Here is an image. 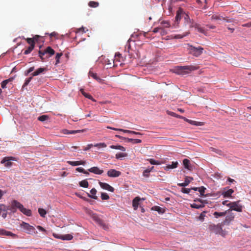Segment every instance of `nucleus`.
Here are the masks:
<instances>
[{
	"instance_id": "f257e3e1",
	"label": "nucleus",
	"mask_w": 251,
	"mask_h": 251,
	"mask_svg": "<svg viewBox=\"0 0 251 251\" xmlns=\"http://www.w3.org/2000/svg\"><path fill=\"white\" fill-rule=\"evenodd\" d=\"M17 209H19L21 212L27 216L32 215V212L30 209L25 208L22 204L16 200H13L10 205L9 210L14 213L16 212Z\"/></svg>"
},
{
	"instance_id": "f03ea898",
	"label": "nucleus",
	"mask_w": 251,
	"mask_h": 251,
	"mask_svg": "<svg viewBox=\"0 0 251 251\" xmlns=\"http://www.w3.org/2000/svg\"><path fill=\"white\" fill-rule=\"evenodd\" d=\"M223 226L222 223L217 225L211 223L208 225V229L211 232L225 237L227 235V232L223 229L222 226Z\"/></svg>"
},
{
	"instance_id": "7ed1b4c3",
	"label": "nucleus",
	"mask_w": 251,
	"mask_h": 251,
	"mask_svg": "<svg viewBox=\"0 0 251 251\" xmlns=\"http://www.w3.org/2000/svg\"><path fill=\"white\" fill-rule=\"evenodd\" d=\"M198 68V67L192 65L178 66L176 68V73L180 75H185L192 71L197 70Z\"/></svg>"
},
{
	"instance_id": "20e7f679",
	"label": "nucleus",
	"mask_w": 251,
	"mask_h": 251,
	"mask_svg": "<svg viewBox=\"0 0 251 251\" xmlns=\"http://www.w3.org/2000/svg\"><path fill=\"white\" fill-rule=\"evenodd\" d=\"M188 46L189 47V53L193 56L198 57L202 53L203 48L201 47H195L189 44H188Z\"/></svg>"
},
{
	"instance_id": "39448f33",
	"label": "nucleus",
	"mask_w": 251,
	"mask_h": 251,
	"mask_svg": "<svg viewBox=\"0 0 251 251\" xmlns=\"http://www.w3.org/2000/svg\"><path fill=\"white\" fill-rule=\"evenodd\" d=\"M20 226L28 234H36L37 233V232L35 231L34 226H30L29 224L25 222H22L20 224Z\"/></svg>"
},
{
	"instance_id": "423d86ee",
	"label": "nucleus",
	"mask_w": 251,
	"mask_h": 251,
	"mask_svg": "<svg viewBox=\"0 0 251 251\" xmlns=\"http://www.w3.org/2000/svg\"><path fill=\"white\" fill-rule=\"evenodd\" d=\"M92 218L95 221L98 225L102 226L105 230L108 229V225L105 224L103 221L96 214H93L92 215Z\"/></svg>"
},
{
	"instance_id": "0eeeda50",
	"label": "nucleus",
	"mask_w": 251,
	"mask_h": 251,
	"mask_svg": "<svg viewBox=\"0 0 251 251\" xmlns=\"http://www.w3.org/2000/svg\"><path fill=\"white\" fill-rule=\"evenodd\" d=\"M15 157L12 156H6L4 157L0 161V163L4 164V166L7 168L10 167L13 165V162L11 161H16Z\"/></svg>"
},
{
	"instance_id": "6e6552de",
	"label": "nucleus",
	"mask_w": 251,
	"mask_h": 251,
	"mask_svg": "<svg viewBox=\"0 0 251 251\" xmlns=\"http://www.w3.org/2000/svg\"><path fill=\"white\" fill-rule=\"evenodd\" d=\"M228 213V215H227L225 219L222 222V225H229L231 221H233L235 218V215L234 213L232 212H229L227 211Z\"/></svg>"
},
{
	"instance_id": "1a4fd4ad",
	"label": "nucleus",
	"mask_w": 251,
	"mask_h": 251,
	"mask_svg": "<svg viewBox=\"0 0 251 251\" xmlns=\"http://www.w3.org/2000/svg\"><path fill=\"white\" fill-rule=\"evenodd\" d=\"M239 201L230 202L229 207L231 210H234L237 212H242L243 206L239 204Z\"/></svg>"
},
{
	"instance_id": "9d476101",
	"label": "nucleus",
	"mask_w": 251,
	"mask_h": 251,
	"mask_svg": "<svg viewBox=\"0 0 251 251\" xmlns=\"http://www.w3.org/2000/svg\"><path fill=\"white\" fill-rule=\"evenodd\" d=\"M184 14V11L181 8H179L176 12V15L175 18L176 22L175 24L177 25L178 24L179 21L181 20L182 18L183 17V15Z\"/></svg>"
},
{
	"instance_id": "9b49d317",
	"label": "nucleus",
	"mask_w": 251,
	"mask_h": 251,
	"mask_svg": "<svg viewBox=\"0 0 251 251\" xmlns=\"http://www.w3.org/2000/svg\"><path fill=\"white\" fill-rule=\"evenodd\" d=\"M107 175L111 177H116L121 175V172L115 169H110L107 171Z\"/></svg>"
},
{
	"instance_id": "f8f14e48",
	"label": "nucleus",
	"mask_w": 251,
	"mask_h": 251,
	"mask_svg": "<svg viewBox=\"0 0 251 251\" xmlns=\"http://www.w3.org/2000/svg\"><path fill=\"white\" fill-rule=\"evenodd\" d=\"M99 185H100V187L102 188L103 189H105L106 190H108L111 192H113L114 191V189L113 187L109 185L108 183L102 182L100 181L99 182Z\"/></svg>"
},
{
	"instance_id": "ddd939ff",
	"label": "nucleus",
	"mask_w": 251,
	"mask_h": 251,
	"mask_svg": "<svg viewBox=\"0 0 251 251\" xmlns=\"http://www.w3.org/2000/svg\"><path fill=\"white\" fill-rule=\"evenodd\" d=\"M190 26L191 27H195V28L198 31H199V32H201V33H203L204 34H206V32L205 31V29H204L203 27H202L201 26H200V25L199 24H193V23H192L191 25H190Z\"/></svg>"
},
{
	"instance_id": "4468645a",
	"label": "nucleus",
	"mask_w": 251,
	"mask_h": 251,
	"mask_svg": "<svg viewBox=\"0 0 251 251\" xmlns=\"http://www.w3.org/2000/svg\"><path fill=\"white\" fill-rule=\"evenodd\" d=\"M234 190L232 189H229L226 190V188H225L222 192V195L224 198H229L231 196Z\"/></svg>"
},
{
	"instance_id": "2eb2a0df",
	"label": "nucleus",
	"mask_w": 251,
	"mask_h": 251,
	"mask_svg": "<svg viewBox=\"0 0 251 251\" xmlns=\"http://www.w3.org/2000/svg\"><path fill=\"white\" fill-rule=\"evenodd\" d=\"M88 171L97 175H101L103 173V171L97 167H93L88 169Z\"/></svg>"
},
{
	"instance_id": "dca6fc26",
	"label": "nucleus",
	"mask_w": 251,
	"mask_h": 251,
	"mask_svg": "<svg viewBox=\"0 0 251 251\" xmlns=\"http://www.w3.org/2000/svg\"><path fill=\"white\" fill-rule=\"evenodd\" d=\"M193 180V178L189 176H186L185 178V180L183 183H178L177 185L179 186L185 187L190 183L191 180Z\"/></svg>"
},
{
	"instance_id": "f3484780",
	"label": "nucleus",
	"mask_w": 251,
	"mask_h": 251,
	"mask_svg": "<svg viewBox=\"0 0 251 251\" xmlns=\"http://www.w3.org/2000/svg\"><path fill=\"white\" fill-rule=\"evenodd\" d=\"M0 215H1L2 217L4 219L7 217L5 205L3 204H0Z\"/></svg>"
},
{
	"instance_id": "a211bd4d",
	"label": "nucleus",
	"mask_w": 251,
	"mask_h": 251,
	"mask_svg": "<svg viewBox=\"0 0 251 251\" xmlns=\"http://www.w3.org/2000/svg\"><path fill=\"white\" fill-rule=\"evenodd\" d=\"M211 20H215V21L223 20L226 21L227 22H231L230 20L227 19L225 17H223L222 16H221L220 15H212L211 17Z\"/></svg>"
},
{
	"instance_id": "6ab92c4d",
	"label": "nucleus",
	"mask_w": 251,
	"mask_h": 251,
	"mask_svg": "<svg viewBox=\"0 0 251 251\" xmlns=\"http://www.w3.org/2000/svg\"><path fill=\"white\" fill-rule=\"evenodd\" d=\"M7 235V236H11L13 238H15L17 237V235L12 233L10 231H6L4 229H0V235Z\"/></svg>"
},
{
	"instance_id": "aec40b11",
	"label": "nucleus",
	"mask_w": 251,
	"mask_h": 251,
	"mask_svg": "<svg viewBox=\"0 0 251 251\" xmlns=\"http://www.w3.org/2000/svg\"><path fill=\"white\" fill-rule=\"evenodd\" d=\"M141 199L139 197H135L132 201V206L134 210H137L139 204V201Z\"/></svg>"
},
{
	"instance_id": "412c9836",
	"label": "nucleus",
	"mask_w": 251,
	"mask_h": 251,
	"mask_svg": "<svg viewBox=\"0 0 251 251\" xmlns=\"http://www.w3.org/2000/svg\"><path fill=\"white\" fill-rule=\"evenodd\" d=\"M67 163L73 166H78L80 165H84L85 164V161H67Z\"/></svg>"
},
{
	"instance_id": "4be33fe9",
	"label": "nucleus",
	"mask_w": 251,
	"mask_h": 251,
	"mask_svg": "<svg viewBox=\"0 0 251 251\" xmlns=\"http://www.w3.org/2000/svg\"><path fill=\"white\" fill-rule=\"evenodd\" d=\"M178 164V163L177 161L172 162L171 164H169V165H167L165 167L164 169H165V170L167 171L170 169H173L176 168L177 167Z\"/></svg>"
},
{
	"instance_id": "5701e85b",
	"label": "nucleus",
	"mask_w": 251,
	"mask_h": 251,
	"mask_svg": "<svg viewBox=\"0 0 251 251\" xmlns=\"http://www.w3.org/2000/svg\"><path fill=\"white\" fill-rule=\"evenodd\" d=\"M230 210H228L227 211H226L225 212H214L213 214V216H214V217L216 219H218L220 217H224L226 215V213L227 212V211H229Z\"/></svg>"
},
{
	"instance_id": "b1692460",
	"label": "nucleus",
	"mask_w": 251,
	"mask_h": 251,
	"mask_svg": "<svg viewBox=\"0 0 251 251\" xmlns=\"http://www.w3.org/2000/svg\"><path fill=\"white\" fill-rule=\"evenodd\" d=\"M97 190L95 188H93V189H92L90 190V194H88V196L89 198H91L92 199H95V200H97L98 199V197L96 195V194H97Z\"/></svg>"
},
{
	"instance_id": "393cba45",
	"label": "nucleus",
	"mask_w": 251,
	"mask_h": 251,
	"mask_svg": "<svg viewBox=\"0 0 251 251\" xmlns=\"http://www.w3.org/2000/svg\"><path fill=\"white\" fill-rule=\"evenodd\" d=\"M89 76L93 77L94 79H96L98 82L100 83L102 81V79L97 75L96 73H94L92 71H90L89 72Z\"/></svg>"
},
{
	"instance_id": "a878e982",
	"label": "nucleus",
	"mask_w": 251,
	"mask_h": 251,
	"mask_svg": "<svg viewBox=\"0 0 251 251\" xmlns=\"http://www.w3.org/2000/svg\"><path fill=\"white\" fill-rule=\"evenodd\" d=\"M38 53L42 61H44L45 59L49 58V56L47 55L46 52H45V50L44 51L39 50Z\"/></svg>"
},
{
	"instance_id": "bb28decb",
	"label": "nucleus",
	"mask_w": 251,
	"mask_h": 251,
	"mask_svg": "<svg viewBox=\"0 0 251 251\" xmlns=\"http://www.w3.org/2000/svg\"><path fill=\"white\" fill-rule=\"evenodd\" d=\"M45 52H46L47 55H48L49 57L55 53L54 50L50 47H48L45 50Z\"/></svg>"
},
{
	"instance_id": "cd10ccee",
	"label": "nucleus",
	"mask_w": 251,
	"mask_h": 251,
	"mask_svg": "<svg viewBox=\"0 0 251 251\" xmlns=\"http://www.w3.org/2000/svg\"><path fill=\"white\" fill-rule=\"evenodd\" d=\"M184 119L186 121H187V122H188L189 123H190V124H191L192 125H195V126H200L203 125V124L202 122L190 120L188 119H186V118H184Z\"/></svg>"
},
{
	"instance_id": "c85d7f7f",
	"label": "nucleus",
	"mask_w": 251,
	"mask_h": 251,
	"mask_svg": "<svg viewBox=\"0 0 251 251\" xmlns=\"http://www.w3.org/2000/svg\"><path fill=\"white\" fill-rule=\"evenodd\" d=\"M47 70L46 68H38L37 70L34 72L31 75L33 76H37L40 74L42 73L45 71Z\"/></svg>"
},
{
	"instance_id": "c756f323",
	"label": "nucleus",
	"mask_w": 251,
	"mask_h": 251,
	"mask_svg": "<svg viewBox=\"0 0 251 251\" xmlns=\"http://www.w3.org/2000/svg\"><path fill=\"white\" fill-rule=\"evenodd\" d=\"M152 210L157 211L159 213H164L165 210L158 206H154L151 208Z\"/></svg>"
},
{
	"instance_id": "7c9ffc66",
	"label": "nucleus",
	"mask_w": 251,
	"mask_h": 251,
	"mask_svg": "<svg viewBox=\"0 0 251 251\" xmlns=\"http://www.w3.org/2000/svg\"><path fill=\"white\" fill-rule=\"evenodd\" d=\"M110 148L112 149L119 150L123 151H126V148L121 145H111L110 146Z\"/></svg>"
},
{
	"instance_id": "2f4dec72",
	"label": "nucleus",
	"mask_w": 251,
	"mask_h": 251,
	"mask_svg": "<svg viewBox=\"0 0 251 251\" xmlns=\"http://www.w3.org/2000/svg\"><path fill=\"white\" fill-rule=\"evenodd\" d=\"M114 61L118 62H121L123 61V58L122 54L119 52H116L115 55Z\"/></svg>"
},
{
	"instance_id": "473e14b6",
	"label": "nucleus",
	"mask_w": 251,
	"mask_h": 251,
	"mask_svg": "<svg viewBox=\"0 0 251 251\" xmlns=\"http://www.w3.org/2000/svg\"><path fill=\"white\" fill-rule=\"evenodd\" d=\"M73 236L71 234H67L62 235L61 240H71L73 239Z\"/></svg>"
},
{
	"instance_id": "72a5a7b5",
	"label": "nucleus",
	"mask_w": 251,
	"mask_h": 251,
	"mask_svg": "<svg viewBox=\"0 0 251 251\" xmlns=\"http://www.w3.org/2000/svg\"><path fill=\"white\" fill-rule=\"evenodd\" d=\"M183 164L184 166V167L188 170H190V161L188 159H184L183 160Z\"/></svg>"
},
{
	"instance_id": "f704fd0d",
	"label": "nucleus",
	"mask_w": 251,
	"mask_h": 251,
	"mask_svg": "<svg viewBox=\"0 0 251 251\" xmlns=\"http://www.w3.org/2000/svg\"><path fill=\"white\" fill-rule=\"evenodd\" d=\"M12 80V78H9L8 79L4 80L2 81L1 83V87L2 88L4 89L6 87V85L10 81H11Z\"/></svg>"
},
{
	"instance_id": "c9c22d12",
	"label": "nucleus",
	"mask_w": 251,
	"mask_h": 251,
	"mask_svg": "<svg viewBox=\"0 0 251 251\" xmlns=\"http://www.w3.org/2000/svg\"><path fill=\"white\" fill-rule=\"evenodd\" d=\"M79 184L81 187L84 188H87L89 186L88 182L86 179L80 181Z\"/></svg>"
},
{
	"instance_id": "e433bc0d",
	"label": "nucleus",
	"mask_w": 251,
	"mask_h": 251,
	"mask_svg": "<svg viewBox=\"0 0 251 251\" xmlns=\"http://www.w3.org/2000/svg\"><path fill=\"white\" fill-rule=\"evenodd\" d=\"M34 45H30V46H29L28 47V48L25 50L24 53L25 54H28L29 53H30L32 51V50L34 49Z\"/></svg>"
},
{
	"instance_id": "4c0bfd02",
	"label": "nucleus",
	"mask_w": 251,
	"mask_h": 251,
	"mask_svg": "<svg viewBox=\"0 0 251 251\" xmlns=\"http://www.w3.org/2000/svg\"><path fill=\"white\" fill-rule=\"evenodd\" d=\"M80 131H81V130H80L69 131L68 130L65 129L64 130L63 133L64 134H75V133H79Z\"/></svg>"
},
{
	"instance_id": "58836bf2",
	"label": "nucleus",
	"mask_w": 251,
	"mask_h": 251,
	"mask_svg": "<svg viewBox=\"0 0 251 251\" xmlns=\"http://www.w3.org/2000/svg\"><path fill=\"white\" fill-rule=\"evenodd\" d=\"M88 5L91 7L96 8L99 5V3L97 1H90L88 3Z\"/></svg>"
},
{
	"instance_id": "ea45409f",
	"label": "nucleus",
	"mask_w": 251,
	"mask_h": 251,
	"mask_svg": "<svg viewBox=\"0 0 251 251\" xmlns=\"http://www.w3.org/2000/svg\"><path fill=\"white\" fill-rule=\"evenodd\" d=\"M189 34V32H185L182 34H177L175 36L174 38L175 39H181Z\"/></svg>"
},
{
	"instance_id": "a19ab883",
	"label": "nucleus",
	"mask_w": 251,
	"mask_h": 251,
	"mask_svg": "<svg viewBox=\"0 0 251 251\" xmlns=\"http://www.w3.org/2000/svg\"><path fill=\"white\" fill-rule=\"evenodd\" d=\"M127 155V154L126 153L119 152L116 154V158L120 159L123 157H126Z\"/></svg>"
},
{
	"instance_id": "79ce46f5",
	"label": "nucleus",
	"mask_w": 251,
	"mask_h": 251,
	"mask_svg": "<svg viewBox=\"0 0 251 251\" xmlns=\"http://www.w3.org/2000/svg\"><path fill=\"white\" fill-rule=\"evenodd\" d=\"M148 160L150 162L151 164L152 165H160L161 162L159 161L155 160L152 158L148 159Z\"/></svg>"
},
{
	"instance_id": "37998d69",
	"label": "nucleus",
	"mask_w": 251,
	"mask_h": 251,
	"mask_svg": "<svg viewBox=\"0 0 251 251\" xmlns=\"http://www.w3.org/2000/svg\"><path fill=\"white\" fill-rule=\"evenodd\" d=\"M38 212L40 216L42 217H45V215L47 214L46 211L45 209L41 208H39L38 209Z\"/></svg>"
},
{
	"instance_id": "c03bdc74",
	"label": "nucleus",
	"mask_w": 251,
	"mask_h": 251,
	"mask_svg": "<svg viewBox=\"0 0 251 251\" xmlns=\"http://www.w3.org/2000/svg\"><path fill=\"white\" fill-rule=\"evenodd\" d=\"M48 119L49 116L46 115L40 116L38 118V120L41 122L45 121Z\"/></svg>"
},
{
	"instance_id": "a18cd8bd",
	"label": "nucleus",
	"mask_w": 251,
	"mask_h": 251,
	"mask_svg": "<svg viewBox=\"0 0 251 251\" xmlns=\"http://www.w3.org/2000/svg\"><path fill=\"white\" fill-rule=\"evenodd\" d=\"M183 15V18H184V20H185L187 24L189 23L191 25V24L192 23H191V19H190L188 15L186 14L185 12H184V14Z\"/></svg>"
},
{
	"instance_id": "49530a36",
	"label": "nucleus",
	"mask_w": 251,
	"mask_h": 251,
	"mask_svg": "<svg viewBox=\"0 0 251 251\" xmlns=\"http://www.w3.org/2000/svg\"><path fill=\"white\" fill-rule=\"evenodd\" d=\"M161 25H162L163 28H167L170 27V24L168 21H164L161 23Z\"/></svg>"
},
{
	"instance_id": "de8ad7c7",
	"label": "nucleus",
	"mask_w": 251,
	"mask_h": 251,
	"mask_svg": "<svg viewBox=\"0 0 251 251\" xmlns=\"http://www.w3.org/2000/svg\"><path fill=\"white\" fill-rule=\"evenodd\" d=\"M101 198L102 200H107L109 199V196L107 193L102 192L101 193Z\"/></svg>"
},
{
	"instance_id": "09e8293b",
	"label": "nucleus",
	"mask_w": 251,
	"mask_h": 251,
	"mask_svg": "<svg viewBox=\"0 0 251 251\" xmlns=\"http://www.w3.org/2000/svg\"><path fill=\"white\" fill-rule=\"evenodd\" d=\"M62 55V53H57L56 54L55 59H56V63L55 65L59 63V59L61 56Z\"/></svg>"
},
{
	"instance_id": "8fccbe9b",
	"label": "nucleus",
	"mask_w": 251,
	"mask_h": 251,
	"mask_svg": "<svg viewBox=\"0 0 251 251\" xmlns=\"http://www.w3.org/2000/svg\"><path fill=\"white\" fill-rule=\"evenodd\" d=\"M26 40L28 44H30V45H33L35 46L34 40L31 38H27L26 39Z\"/></svg>"
},
{
	"instance_id": "3c124183",
	"label": "nucleus",
	"mask_w": 251,
	"mask_h": 251,
	"mask_svg": "<svg viewBox=\"0 0 251 251\" xmlns=\"http://www.w3.org/2000/svg\"><path fill=\"white\" fill-rule=\"evenodd\" d=\"M95 147H99V148H105L106 147V145L104 143H100L96 144L94 145Z\"/></svg>"
},
{
	"instance_id": "603ef678",
	"label": "nucleus",
	"mask_w": 251,
	"mask_h": 251,
	"mask_svg": "<svg viewBox=\"0 0 251 251\" xmlns=\"http://www.w3.org/2000/svg\"><path fill=\"white\" fill-rule=\"evenodd\" d=\"M205 188H204V187H200L199 188V191L201 194V196H204V193L205 192Z\"/></svg>"
},
{
	"instance_id": "864d4df0",
	"label": "nucleus",
	"mask_w": 251,
	"mask_h": 251,
	"mask_svg": "<svg viewBox=\"0 0 251 251\" xmlns=\"http://www.w3.org/2000/svg\"><path fill=\"white\" fill-rule=\"evenodd\" d=\"M205 217V212H202L199 217V219L201 221H203L204 219V217Z\"/></svg>"
},
{
	"instance_id": "5fc2aeb1",
	"label": "nucleus",
	"mask_w": 251,
	"mask_h": 251,
	"mask_svg": "<svg viewBox=\"0 0 251 251\" xmlns=\"http://www.w3.org/2000/svg\"><path fill=\"white\" fill-rule=\"evenodd\" d=\"M32 79V77H30L26 79L25 80V82L23 85V87H25V86H27L29 84V83L30 82V81Z\"/></svg>"
},
{
	"instance_id": "6e6d98bb",
	"label": "nucleus",
	"mask_w": 251,
	"mask_h": 251,
	"mask_svg": "<svg viewBox=\"0 0 251 251\" xmlns=\"http://www.w3.org/2000/svg\"><path fill=\"white\" fill-rule=\"evenodd\" d=\"M191 191V189L183 188L181 189V192L185 194H189Z\"/></svg>"
},
{
	"instance_id": "4d7b16f0",
	"label": "nucleus",
	"mask_w": 251,
	"mask_h": 251,
	"mask_svg": "<svg viewBox=\"0 0 251 251\" xmlns=\"http://www.w3.org/2000/svg\"><path fill=\"white\" fill-rule=\"evenodd\" d=\"M84 97H85V98H88V99H90V100H93V101H96V100H95L94 99H93V98L92 97V96L91 95H90V94H88V93H86V95H85Z\"/></svg>"
},
{
	"instance_id": "13d9d810",
	"label": "nucleus",
	"mask_w": 251,
	"mask_h": 251,
	"mask_svg": "<svg viewBox=\"0 0 251 251\" xmlns=\"http://www.w3.org/2000/svg\"><path fill=\"white\" fill-rule=\"evenodd\" d=\"M150 173L149 170L146 169L143 172V176L146 177H148Z\"/></svg>"
},
{
	"instance_id": "bf43d9fd",
	"label": "nucleus",
	"mask_w": 251,
	"mask_h": 251,
	"mask_svg": "<svg viewBox=\"0 0 251 251\" xmlns=\"http://www.w3.org/2000/svg\"><path fill=\"white\" fill-rule=\"evenodd\" d=\"M37 228L41 231L47 232V230L40 226H37Z\"/></svg>"
},
{
	"instance_id": "052dcab7",
	"label": "nucleus",
	"mask_w": 251,
	"mask_h": 251,
	"mask_svg": "<svg viewBox=\"0 0 251 251\" xmlns=\"http://www.w3.org/2000/svg\"><path fill=\"white\" fill-rule=\"evenodd\" d=\"M106 127H107V128L113 129V130H116V131H122V128H117L112 127L108 126H107Z\"/></svg>"
},
{
	"instance_id": "680f3d73",
	"label": "nucleus",
	"mask_w": 251,
	"mask_h": 251,
	"mask_svg": "<svg viewBox=\"0 0 251 251\" xmlns=\"http://www.w3.org/2000/svg\"><path fill=\"white\" fill-rule=\"evenodd\" d=\"M191 206L192 207L196 208V209H199V208L201 207V205H198V204H195V203H193V204H192Z\"/></svg>"
},
{
	"instance_id": "e2e57ef3",
	"label": "nucleus",
	"mask_w": 251,
	"mask_h": 251,
	"mask_svg": "<svg viewBox=\"0 0 251 251\" xmlns=\"http://www.w3.org/2000/svg\"><path fill=\"white\" fill-rule=\"evenodd\" d=\"M160 29H162L161 27H157L154 28L152 31L154 33H157V32L160 31Z\"/></svg>"
},
{
	"instance_id": "0e129e2a",
	"label": "nucleus",
	"mask_w": 251,
	"mask_h": 251,
	"mask_svg": "<svg viewBox=\"0 0 251 251\" xmlns=\"http://www.w3.org/2000/svg\"><path fill=\"white\" fill-rule=\"evenodd\" d=\"M53 236L55 238L61 239L62 235H61V234H56V233H53Z\"/></svg>"
},
{
	"instance_id": "69168bd1",
	"label": "nucleus",
	"mask_w": 251,
	"mask_h": 251,
	"mask_svg": "<svg viewBox=\"0 0 251 251\" xmlns=\"http://www.w3.org/2000/svg\"><path fill=\"white\" fill-rule=\"evenodd\" d=\"M222 204L229 207V204H230V202L228 203V201H223Z\"/></svg>"
},
{
	"instance_id": "338daca9",
	"label": "nucleus",
	"mask_w": 251,
	"mask_h": 251,
	"mask_svg": "<svg viewBox=\"0 0 251 251\" xmlns=\"http://www.w3.org/2000/svg\"><path fill=\"white\" fill-rule=\"evenodd\" d=\"M34 70V67H30L27 70V73H26V74H28L31 72H32L33 70Z\"/></svg>"
},
{
	"instance_id": "774afa93",
	"label": "nucleus",
	"mask_w": 251,
	"mask_h": 251,
	"mask_svg": "<svg viewBox=\"0 0 251 251\" xmlns=\"http://www.w3.org/2000/svg\"><path fill=\"white\" fill-rule=\"evenodd\" d=\"M84 169L82 168H77L76 169V171H77V172H80V173H83V172H84Z\"/></svg>"
}]
</instances>
